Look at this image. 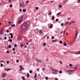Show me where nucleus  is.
Returning a JSON list of instances; mask_svg holds the SVG:
<instances>
[{
	"label": "nucleus",
	"instance_id": "bf43d9fd",
	"mask_svg": "<svg viewBox=\"0 0 80 80\" xmlns=\"http://www.w3.org/2000/svg\"><path fill=\"white\" fill-rule=\"evenodd\" d=\"M9 32V30H7V33H8Z\"/></svg>",
	"mask_w": 80,
	"mask_h": 80
},
{
	"label": "nucleus",
	"instance_id": "338daca9",
	"mask_svg": "<svg viewBox=\"0 0 80 80\" xmlns=\"http://www.w3.org/2000/svg\"><path fill=\"white\" fill-rule=\"evenodd\" d=\"M26 44L27 45H28V43L27 42Z\"/></svg>",
	"mask_w": 80,
	"mask_h": 80
},
{
	"label": "nucleus",
	"instance_id": "f8f14e48",
	"mask_svg": "<svg viewBox=\"0 0 80 80\" xmlns=\"http://www.w3.org/2000/svg\"><path fill=\"white\" fill-rule=\"evenodd\" d=\"M6 77V74H2L3 77Z\"/></svg>",
	"mask_w": 80,
	"mask_h": 80
},
{
	"label": "nucleus",
	"instance_id": "58836bf2",
	"mask_svg": "<svg viewBox=\"0 0 80 80\" xmlns=\"http://www.w3.org/2000/svg\"><path fill=\"white\" fill-rule=\"evenodd\" d=\"M12 7H13V5H10V7L11 8H12Z\"/></svg>",
	"mask_w": 80,
	"mask_h": 80
},
{
	"label": "nucleus",
	"instance_id": "3c124183",
	"mask_svg": "<svg viewBox=\"0 0 80 80\" xmlns=\"http://www.w3.org/2000/svg\"><path fill=\"white\" fill-rule=\"evenodd\" d=\"M60 43H61V44L62 43V41H60Z\"/></svg>",
	"mask_w": 80,
	"mask_h": 80
},
{
	"label": "nucleus",
	"instance_id": "f704fd0d",
	"mask_svg": "<svg viewBox=\"0 0 80 80\" xmlns=\"http://www.w3.org/2000/svg\"><path fill=\"white\" fill-rule=\"evenodd\" d=\"M75 22L74 21H71V23H75Z\"/></svg>",
	"mask_w": 80,
	"mask_h": 80
},
{
	"label": "nucleus",
	"instance_id": "e2e57ef3",
	"mask_svg": "<svg viewBox=\"0 0 80 80\" xmlns=\"http://www.w3.org/2000/svg\"><path fill=\"white\" fill-rule=\"evenodd\" d=\"M22 9H19V11L20 12H22Z\"/></svg>",
	"mask_w": 80,
	"mask_h": 80
},
{
	"label": "nucleus",
	"instance_id": "13d9d810",
	"mask_svg": "<svg viewBox=\"0 0 80 80\" xmlns=\"http://www.w3.org/2000/svg\"><path fill=\"white\" fill-rule=\"evenodd\" d=\"M59 62H60L61 64H62V62L61 61H59Z\"/></svg>",
	"mask_w": 80,
	"mask_h": 80
},
{
	"label": "nucleus",
	"instance_id": "c9c22d12",
	"mask_svg": "<svg viewBox=\"0 0 80 80\" xmlns=\"http://www.w3.org/2000/svg\"><path fill=\"white\" fill-rule=\"evenodd\" d=\"M69 71H70V70H67V71H66V72L68 73L69 72Z\"/></svg>",
	"mask_w": 80,
	"mask_h": 80
},
{
	"label": "nucleus",
	"instance_id": "0e129e2a",
	"mask_svg": "<svg viewBox=\"0 0 80 80\" xmlns=\"http://www.w3.org/2000/svg\"><path fill=\"white\" fill-rule=\"evenodd\" d=\"M3 65L2 64H1V67H2Z\"/></svg>",
	"mask_w": 80,
	"mask_h": 80
},
{
	"label": "nucleus",
	"instance_id": "5701e85b",
	"mask_svg": "<svg viewBox=\"0 0 80 80\" xmlns=\"http://www.w3.org/2000/svg\"><path fill=\"white\" fill-rule=\"evenodd\" d=\"M36 77H37V74H35L34 78H36Z\"/></svg>",
	"mask_w": 80,
	"mask_h": 80
},
{
	"label": "nucleus",
	"instance_id": "864d4df0",
	"mask_svg": "<svg viewBox=\"0 0 80 80\" xmlns=\"http://www.w3.org/2000/svg\"><path fill=\"white\" fill-rule=\"evenodd\" d=\"M0 62H3V63H5V62L4 61H1V60H0Z\"/></svg>",
	"mask_w": 80,
	"mask_h": 80
},
{
	"label": "nucleus",
	"instance_id": "e433bc0d",
	"mask_svg": "<svg viewBox=\"0 0 80 80\" xmlns=\"http://www.w3.org/2000/svg\"><path fill=\"white\" fill-rule=\"evenodd\" d=\"M22 78L23 80H25V77H22Z\"/></svg>",
	"mask_w": 80,
	"mask_h": 80
},
{
	"label": "nucleus",
	"instance_id": "37998d69",
	"mask_svg": "<svg viewBox=\"0 0 80 80\" xmlns=\"http://www.w3.org/2000/svg\"><path fill=\"white\" fill-rule=\"evenodd\" d=\"M12 50L13 52H14V51H15V48H13Z\"/></svg>",
	"mask_w": 80,
	"mask_h": 80
},
{
	"label": "nucleus",
	"instance_id": "39448f33",
	"mask_svg": "<svg viewBox=\"0 0 80 80\" xmlns=\"http://www.w3.org/2000/svg\"><path fill=\"white\" fill-rule=\"evenodd\" d=\"M74 54H75V55H78L79 54H80V51H77L76 52H74Z\"/></svg>",
	"mask_w": 80,
	"mask_h": 80
},
{
	"label": "nucleus",
	"instance_id": "f257e3e1",
	"mask_svg": "<svg viewBox=\"0 0 80 80\" xmlns=\"http://www.w3.org/2000/svg\"><path fill=\"white\" fill-rule=\"evenodd\" d=\"M28 26V23L26 22H25L23 25H22V30H25L27 28H27Z\"/></svg>",
	"mask_w": 80,
	"mask_h": 80
},
{
	"label": "nucleus",
	"instance_id": "6e6d98bb",
	"mask_svg": "<svg viewBox=\"0 0 80 80\" xmlns=\"http://www.w3.org/2000/svg\"><path fill=\"white\" fill-rule=\"evenodd\" d=\"M7 53H9V51H7L6 52Z\"/></svg>",
	"mask_w": 80,
	"mask_h": 80
},
{
	"label": "nucleus",
	"instance_id": "603ef678",
	"mask_svg": "<svg viewBox=\"0 0 80 80\" xmlns=\"http://www.w3.org/2000/svg\"><path fill=\"white\" fill-rule=\"evenodd\" d=\"M70 19H71V18H68V20H70Z\"/></svg>",
	"mask_w": 80,
	"mask_h": 80
},
{
	"label": "nucleus",
	"instance_id": "aec40b11",
	"mask_svg": "<svg viewBox=\"0 0 80 80\" xmlns=\"http://www.w3.org/2000/svg\"><path fill=\"white\" fill-rule=\"evenodd\" d=\"M39 33H42V30H40L39 32Z\"/></svg>",
	"mask_w": 80,
	"mask_h": 80
},
{
	"label": "nucleus",
	"instance_id": "4be33fe9",
	"mask_svg": "<svg viewBox=\"0 0 80 80\" xmlns=\"http://www.w3.org/2000/svg\"><path fill=\"white\" fill-rule=\"evenodd\" d=\"M52 20H54V16H52Z\"/></svg>",
	"mask_w": 80,
	"mask_h": 80
},
{
	"label": "nucleus",
	"instance_id": "0eeeda50",
	"mask_svg": "<svg viewBox=\"0 0 80 80\" xmlns=\"http://www.w3.org/2000/svg\"><path fill=\"white\" fill-rule=\"evenodd\" d=\"M37 62H39V63H41V62H42L41 60H40L38 59H37Z\"/></svg>",
	"mask_w": 80,
	"mask_h": 80
},
{
	"label": "nucleus",
	"instance_id": "79ce46f5",
	"mask_svg": "<svg viewBox=\"0 0 80 80\" xmlns=\"http://www.w3.org/2000/svg\"><path fill=\"white\" fill-rule=\"evenodd\" d=\"M59 72L60 73H62V71H59Z\"/></svg>",
	"mask_w": 80,
	"mask_h": 80
},
{
	"label": "nucleus",
	"instance_id": "8fccbe9b",
	"mask_svg": "<svg viewBox=\"0 0 80 80\" xmlns=\"http://www.w3.org/2000/svg\"><path fill=\"white\" fill-rule=\"evenodd\" d=\"M51 38H52V39H54V37H53V36L52 37H51Z\"/></svg>",
	"mask_w": 80,
	"mask_h": 80
},
{
	"label": "nucleus",
	"instance_id": "4468645a",
	"mask_svg": "<svg viewBox=\"0 0 80 80\" xmlns=\"http://www.w3.org/2000/svg\"><path fill=\"white\" fill-rule=\"evenodd\" d=\"M20 46L21 47H23V43H21Z\"/></svg>",
	"mask_w": 80,
	"mask_h": 80
},
{
	"label": "nucleus",
	"instance_id": "4c0bfd02",
	"mask_svg": "<svg viewBox=\"0 0 80 80\" xmlns=\"http://www.w3.org/2000/svg\"><path fill=\"white\" fill-rule=\"evenodd\" d=\"M52 15V12H50L49 13V15Z\"/></svg>",
	"mask_w": 80,
	"mask_h": 80
},
{
	"label": "nucleus",
	"instance_id": "ea45409f",
	"mask_svg": "<svg viewBox=\"0 0 80 80\" xmlns=\"http://www.w3.org/2000/svg\"><path fill=\"white\" fill-rule=\"evenodd\" d=\"M77 36L76 35H75V38H74V40H76V39H75V38H77Z\"/></svg>",
	"mask_w": 80,
	"mask_h": 80
},
{
	"label": "nucleus",
	"instance_id": "6e6552de",
	"mask_svg": "<svg viewBox=\"0 0 80 80\" xmlns=\"http://www.w3.org/2000/svg\"><path fill=\"white\" fill-rule=\"evenodd\" d=\"M57 41H58L57 40L55 39V40H52V43H54V42H57Z\"/></svg>",
	"mask_w": 80,
	"mask_h": 80
},
{
	"label": "nucleus",
	"instance_id": "9b49d317",
	"mask_svg": "<svg viewBox=\"0 0 80 80\" xmlns=\"http://www.w3.org/2000/svg\"><path fill=\"white\" fill-rule=\"evenodd\" d=\"M8 41L10 42L11 43H12V39H9V40H8Z\"/></svg>",
	"mask_w": 80,
	"mask_h": 80
},
{
	"label": "nucleus",
	"instance_id": "a18cd8bd",
	"mask_svg": "<svg viewBox=\"0 0 80 80\" xmlns=\"http://www.w3.org/2000/svg\"><path fill=\"white\" fill-rule=\"evenodd\" d=\"M46 45V43H44L43 44V46H45Z\"/></svg>",
	"mask_w": 80,
	"mask_h": 80
},
{
	"label": "nucleus",
	"instance_id": "bb28decb",
	"mask_svg": "<svg viewBox=\"0 0 80 80\" xmlns=\"http://www.w3.org/2000/svg\"><path fill=\"white\" fill-rule=\"evenodd\" d=\"M60 13H60V12H58V14H57V16H58V15H60Z\"/></svg>",
	"mask_w": 80,
	"mask_h": 80
},
{
	"label": "nucleus",
	"instance_id": "ddd939ff",
	"mask_svg": "<svg viewBox=\"0 0 80 80\" xmlns=\"http://www.w3.org/2000/svg\"><path fill=\"white\" fill-rule=\"evenodd\" d=\"M27 11V10L26 9H23L22 10V12H26Z\"/></svg>",
	"mask_w": 80,
	"mask_h": 80
},
{
	"label": "nucleus",
	"instance_id": "1a4fd4ad",
	"mask_svg": "<svg viewBox=\"0 0 80 80\" xmlns=\"http://www.w3.org/2000/svg\"><path fill=\"white\" fill-rule=\"evenodd\" d=\"M72 68L73 69H75V70H77V68L76 67H73Z\"/></svg>",
	"mask_w": 80,
	"mask_h": 80
},
{
	"label": "nucleus",
	"instance_id": "c756f323",
	"mask_svg": "<svg viewBox=\"0 0 80 80\" xmlns=\"http://www.w3.org/2000/svg\"><path fill=\"white\" fill-rule=\"evenodd\" d=\"M35 9H36V10H38V7H36L35 8Z\"/></svg>",
	"mask_w": 80,
	"mask_h": 80
},
{
	"label": "nucleus",
	"instance_id": "393cba45",
	"mask_svg": "<svg viewBox=\"0 0 80 80\" xmlns=\"http://www.w3.org/2000/svg\"><path fill=\"white\" fill-rule=\"evenodd\" d=\"M69 72V74H70H70H72V71H71V70H70Z\"/></svg>",
	"mask_w": 80,
	"mask_h": 80
},
{
	"label": "nucleus",
	"instance_id": "680f3d73",
	"mask_svg": "<svg viewBox=\"0 0 80 80\" xmlns=\"http://www.w3.org/2000/svg\"><path fill=\"white\" fill-rule=\"evenodd\" d=\"M7 64H8V63H9V61H7Z\"/></svg>",
	"mask_w": 80,
	"mask_h": 80
},
{
	"label": "nucleus",
	"instance_id": "c03bdc74",
	"mask_svg": "<svg viewBox=\"0 0 80 80\" xmlns=\"http://www.w3.org/2000/svg\"><path fill=\"white\" fill-rule=\"evenodd\" d=\"M56 22H58V19H56Z\"/></svg>",
	"mask_w": 80,
	"mask_h": 80
},
{
	"label": "nucleus",
	"instance_id": "b1692460",
	"mask_svg": "<svg viewBox=\"0 0 80 80\" xmlns=\"http://www.w3.org/2000/svg\"><path fill=\"white\" fill-rule=\"evenodd\" d=\"M68 21L66 22L65 25H68Z\"/></svg>",
	"mask_w": 80,
	"mask_h": 80
},
{
	"label": "nucleus",
	"instance_id": "a211bd4d",
	"mask_svg": "<svg viewBox=\"0 0 80 80\" xmlns=\"http://www.w3.org/2000/svg\"><path fill=\"white\" fill-rule=\"evenodd\" d=\"M78 35V30H77L76 32V35Z\"/></svg>",
	"mask_w": 80,
	"mask_h": 80
},
{
	"label": "nucleus",
	"instance_id": "9d476101",
	"mask_svg": "<svg viewBox=\"0 0 80 80\" xmlns=\"http://www.w3.org/2000/svg\"><path fill=\"white\" fill-rule=\"evenodd\" d=\"M63 45L65 47H66L67 46V43H66V42H64Z\"/></svg>",
	"mask_w": 80,
	"mask_h": 80
},
{
	"label": "nucleus",
	"instance_id": "6ab92c4d",
	"mask_svg": "<svg viewBox=\"0 0 80 80\" xmlns=\"http://www.w3.org/2000/svg\"><path fill=\"white\" fill-rule=\"evenodd\" d=\"M42 71H45V68H42Z\"/></svg>",
	"mask_w": 80,
	"mask_h": 80
},
{
	"label": "nucleus",
	"instance_id": "2f4dec72",
	"mask_svg": "<svg viewBox=\"0 0 80 80\" xmlns=\"http://www.w3.org/2000/svg\"><path fill=\"white\" fill-rule=\"evenodd\" d=\"M29 73H32V70H30L29 71Z\"/></svg>",
	"mask_w": 80,
	"mask_h": 80
},
{
	"label": "nucleus",
	"instance_id": "4d7b16f0",
	"mask_svg": "<svg viewBox=\"0 0 80 80\" xmlns=\"http://www.w3.org/2000/svg\"><path fill=\"white\" fill-rule=\"evenodd\" d=\"M46 80H48V77H46L45 78Z\"/></svg>",
	"mask_w": 80,
	"mask_h": 80
},
{
	"label": "nucleus",
	"instance_id": "a19ab883",
	"mask_svg": "<svg viewBox=\"0 0 80 80\" xmlns=\"http://www.w3.org/2000/svg\"><path fill=\"white\" fill-rule=\"evenodd\" d=\"M63 33V31H62L61 32H60V34H62V33Z\"/></svg>",
	"mask_w": 80,
	"mask_h": 80
},
{
	"label": "nucleus",
	"instance_id": "72a5a7b5",
	"mask_svg": "<svg viewBox=\"0 0 80 80\" xmlns=\"http://www.w3.org/2000/svg\"><path fill=\"white\" fill-rule=\"evenodd\" d=\"M4 29L3 28H2L0 31V32H2L3 30Z\"/></svg>",
	"mask_w": 80,
	"mask_h": 80
},
{
	"label": "nucleus",
	"instance_id": "dca6fc26",
	"mask_svg": "<svg viewBox=\"0 0 80 80\" xmlns=\"http://www.w3.org/2000/svg\"><path fill=\"white\" fill-rule=\"evenodd\" d=\"M59 8H62V6L61 5H59Z\"/></svg>",
	"mask_w": 80,
	"mask_h": 80
},
{
	"label": "nucleus",
	"instance_id": "052dcab7",
	"mask_svg": "<svg viewBox=\"0 0 80 80\" xmlns=\"http://www.w3.org/2000/svg\"><path fill=\"white\" fill-rule=\"evenodd\" d=\"M4 40H7V37H5L4 38Z\"/></svg>",
	"mask_w": 80,
	"mask_h": 80
},
{
	"label": "nucleus",
	"instance_id": "09e8293b",
	"mask_svg": "<svg viewBox=\"0 0 80 80\" xmlns=\"http://www.w3.org/2000/svg\"><path fill=\"white\" fill-rule=\"evenodd\" d=\"M14 47H17V44H15L14 46Z\"/></svg>",
	"mask_w": 80,
	"mask_h": 80
},
{
	"label": "nucleus",
	"instance_id": "412c9836",
	"mask_svg": "<svg viewBox=\"0 0 80 80\" xmlns=\"http://www.w3.org/2000/svg\"><path fill=\"white\" fill-rule=\"evenodd\" d=\"M0 34H1V35H2L3 34V32L2 31L0 32Z\"/></svg>",
	"mask_w": 80,
	"mask_h": 80
},
{
	"label": "nucleus",
	"instance_id": "cd10ccee",
	"mask_svg": "<svg viewBox=\"0 0 80 80\" xmlns=\"http://www.w3.org/2000/svg\"><path fill=\"white\" fill-rule=\"evenodd\" d=\"M9 48H11V47H12V46H11V45H9L8 47Z\"/></svg>",
	"mask_w": 80,
	"mask_h": 80
},
{
	"label": "nucleus",
	"instance_id": "7c9ffc66",
	"mask_svg": "<svg viewBox=\"0 0 80 80\" xmlns=\"http://www.w3.org/2000/svg\"><path fill=\"white\" fill-rule=\"evenodd\" d=\"M52 25H50L49 26V28H52Z\"/></svg>",
	"mask_w": 80,
	"mask_h": 80
},
{
	"label": "nucleus",
	"instance_id": "20e7f679",
	"mask_svg": "<svg viewBox=\"0 0 80 80\" xmlns=\"http://www.w3.org/2000/svg\"><path fill=\"white\" fill-rule=\"evenodd\" d=\"M52 72L56 74L57 72H59V70H58L53 69Z\"/></svg>",
	"mask_w": 80,
	"mask_h": 80
},
{
	"label": "nucleus",
	"instance_id": "2eb2a0df",
	"mask_svg": "<svg viewBox=\"0 0 80 80\" xmlns=\"http://www.w3.org/2000/svg\"><path fill=\"white\" fill-rule=\"evenodd\" d=\"M10 70V68L9 69H5V70L6 71H8V70Z\"/></svg>",
	"mask_w": 80,
	"mask_h": 80
},
{
	"label": "nucleus",
	"instance_id": "c85d7f7f",
	"mask_svg": "<svg viewBox=\"0 0 80 80\" xmlns=\"http://www.w3.org/2000/svg\"><path fill=\"white\" fill-rule=\"evenodd\" d=\"M19 67L20 68H21V69H23V67H22V65H20Z\"/></svg>",
	"mask_w": 80,
	"mask_h": 80
},
{
	"label": "nucleus",
	"instance_id": "69168bd1",
	"mask_svg": "<svg viewBox=\"0 0 80 80\" xmlns=\"http://www.w3.org/2000/svg\"><path fill=\"white\" fill-rule=\"evenodd\" d=\"M55 80H58V78H55Z\"/></svg>",
	"mask_w": 80,
	"mask_h": 80
},
{
	"label": "nucleus",
	"instance_id": "49530a36",
	"mask_svg": "<svg viewBox=\"0 0 80 80\" xmlns=\"http://www.w3.org/2000/svg\"><path fill=\"white\" fill-rule=\"evenodd\" d=\"M28 2H29V1H28V0H27V1L26 2V3L27 4L28 3Z\"/></svg>",
	"mask_w": 80,
	"mask_h": 80
},
{
	"label": "nucleus",
	"instance_id": "de8ad7c7",
	"mask_svg": "<svg viewBox=\"0 0 80 80\" xmlns=\"http://www.w3.org/2000/svg\"><path fill=\"white\" fill-rule=\"evenodd\" d=\"M61 26H63V23H62L61 24Z\"/></svg>",
	"mask_w": 80,
	"mask_h": 80
},
{
	"label": "nucleus",
	"instance_id": "5fc2aeb1",
	"mask_svg": "<svg viewBox=\"0 0 80 80\" xmlns=\"http://www.w3.org/2000/svg\"><path fill=\"white\" fill-rule=\"evenodd\" d=\"M16 62H17V63H18V62H19V60H16Z\"/></svg>",
	"mask_w": 80,
	"mask_h": 80
},
{
	"label": "nucleus",
	"instance_id": "f3484780",
	"mask_svg": "<svg viewBox=\"0 0 80 80\" xmlns=\"http://www.w3.org/2000/svg\"><path fill=\"white\" fill-rule=\"evenodd\" d=\"M27 77H29L30 76V74H29V73H27Z\"/></svg>",
	"mask_w": 80,
	"mask_h": 80
},
{
	"label": "nucleus",
	"instance_id": "423d86ee",
	"mask_svg": "<svg viewBox=\"0 0 80 80\" xmlns=\"http://www.w3.org/2000/svg\"><path fill=\"white\" fill-rule=\"evenodd\" d=\"M9 35H11V38H13V33H10Z\"/></svg>",
	"mask_w": 80,
	"mask_h": 80
},
{
	"label": "nucleus",
	"instance_id": "774afa93",
	"mask_svg": "<svg viewBox=\"0 0 80 80\" xmlns=\"http://www.w3.org/2000/svg\"><path fill=\"white\" fill-rule=\"evenodd\" d=\"M78 3H80V0H78Z\"/></svg>",
	"mask_w": 80,
	"mask_h": 80
},
{
	"label": "nucleus",
	"instance_id": "7ed1b4c3",
	"mask_svg": "<svg viewBox=\"0 0 80 80\" xmlns=\"http://www.w3.org/2000/svg\"><path fill=\"white\" fill-rule=\"evenodd\" d=\"M23 16H22L21 17V18L20 19H19L18 20V23L20 24L22 22V20H23Z\"/></svg>",
	"mask_w": 80,
	"mask_h": 80
},
{
	"label": "nucleus",
	"instance_id": "a878e982",
	"mask_svg": "<svg viewBox=\"0 0 80 80\" xmlns=\"http://www.w3.org/2000/svg\"><path fill=\"white\" fill-rule=\"evenodd\" d=\"M13 26H15V24H12L11 26V27H13Z\"/></svg>",
	"mask_w": 80,
	"mask_h": 80
},
{
	"label": "nucleus",
	"instance_id": "473e14b6",
	"mask_svg": "<svg viewBox=\"0 0 80 80\" xmlns=\"http://www.w3.org/2000/svg\"><path fill=\"white\" fill-rule=\"evenodd\" d=\"M70 67H72L73 66V65L72 64H69Z\"/></svg>",
	"mask_w": 80,
	"mask_h": 80
},
{
	"label": "nucleus",
	"instance_id": "f03ea898",
	"mask_svg": "<svg viewBox=\"0 0 80 80\" xmlns=\"http://www.w3.org/2000/svg\"><path fill=\"white\" fill-rule=\"evenodd\" d=\"M19 5H20L19 7L20 8L22 7V8H24V7H25V5L24 4L23 1H20L19 3Z\"/></svg>",
	"mask_w": 80,
	"mask_h": 80
}]
</instances>
